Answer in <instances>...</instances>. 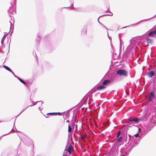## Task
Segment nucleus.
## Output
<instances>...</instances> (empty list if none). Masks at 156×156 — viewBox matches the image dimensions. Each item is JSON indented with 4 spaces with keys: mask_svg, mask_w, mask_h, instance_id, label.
<instances>
[{
    "mask_svg": "<svg viewBox=\"0 0 156 156\" xmlns=\"http://www.w3.org/2000/svg\"><path fill=\"white\" fill-rule=\"evenodd\" d=\"M117 73L120 76L122 75L126 76L127 74V72L124 69H119L117 71Z\"/></svg>",
    "mask_w": 156,
    "mask_h": 156,
    "instance_id": "1",
    "label": "nucleus"
},
{
    "mask_svg": "<svg viewBox=\"0 0 156 156\" xmlns=\"http://www.w3.org/2000/svg\"><path fill=\"white\" fill-rule=\"evenodd\" d=\"M72 144V143L70 144L67 149V151L69 154H71L73 151V148Z\"/></svg>",
    "mask_w": 156,
    "mask_h": 156,
    "instance_id": "2",
    "label": "nucleus"
},
{
    "mask_svg": "<svg viewBox=\"0 0 156 156\" xmlns=\"http://www.w3.org/2000/svg\"><path fill=\"white\" fill-rule=\"evenodd\" d=\"M154 92H151L150 93V94L148 98V100L150 101H151L154 98Z\"/></svg>",
    "mask_w": 156,
    "mask_h": 156,
    "instance_id": "3",
    "label": "nucleus"
},
{
    "mask_svg": "<svg viewBox=\"0 0 156 156\" xmlns=\"http://www.w3.org/2000/svg\"><path fill=\"white\" fill-rule=\"evenodd\" d=\"M156 34V29L154 31H151L148 34V36L153 37Z\"/></svg>",
    "mask_w": 156,
    "mask_h": 156,
    "instance_id": "4",
    "label": "nucleus"
},
{
    "mask_svg": "<svg viewBox=\"0 0 156 156\" xmlns=\"http://www.w3.org/2000/svg\"><path fill=\"white\" fill-rule=\"evenodd\" d=\"M48 115H60V113L59 112H53V113H49L47 114Z\"/></svg>",
    "mask_w": 156,
    "mask_h": 156,
    "instance_id": "5",
    "label": "nucleus"
},
{
    "mask_svg": "<svg viewBox=\"0 0 156 156\" xmlns=\"http://www.w3.org/2000/svg\"><path fill=\"white\" fill-rule=\"evenodd\" d=\"M154 74V72L153 71H150L148 73V75L150 77H152Z\"/></svg>",
    "mask_w": 156,
    "mask_h": 156,
    "instance_id": "6",
    "label": "nucleus"
},
{
    "mask_svg": "<svg viewBox=\"0 0 156 156\" xmlns=\"http://www.w3.org/2000/svg\"><path fill=\"white\" fill-rule=\"evenodd\" d=\"M105 88V86H104L103 85H101L100 86L98 87L97 88V90H101Z\"/></svg>",
    "mask_w": 156,
    "mask_h": 156,
    "instance_id": "7",
    "label": "nucleus"
},
{
    "mask_svg": "<svg viewBox=\"0 0 156 156\" xmlns=\"http://www.w3.org/2000/svg\"><path fill=\"white\" fill-rule=\"evenodd\" d=\"M110 82V80H105L103 83V84L104 85H106Z\"/></svg>",
    "mask_w": 156,
    "mask_h": 156,
    "instance_id": "8",
    "label": "nucleus"
},
{
    "mask_svg": "<svg viewBox=\"0 0 156 156\" xmlns=\"http://www.w3.org/2000/svg\"><path fill=\"white\" fill-rule=\"evenodd\" d=\"M3 67H4V68H5L6 70L9 71H10V72H11L12 71V70L8 67H7L6 66H3Z\"/></svg>",
    "mask_w": 156,
    "mask_h": 156,
    "instance_id": "9",
    "label": "nucleus"
},
{
    "mask_svg": "<svg viewBox=\"0 0 156 156\" xmlns=\"http://www.w3.org/2000/svg\"><path fill=\"white\" fill-rule=\"evenodd\" d=\"M147 43H151L152 42V40L149 38H147Z\"/></svg>",
    "mask_w": 156,
    "mask_h": 156,
    "instance_id": "10",
    "label": "nucleus"
},
{
    "mask_svg": "<svg viewBox=\"0 0 156 156\" xmlns=\"http://www.w3.org/2000/svg\"><path fill=\"white\" fill-rule=\"evenodd\" d=\"M138 118H136L135 119L133 118L132 122L136 123L138 122Z\"/></svg>",
    "mask_w": 156,
    "mask_h": 156,
    "instance_id": "11",
    "label": "nucleus"
},
{
    "mask_svg": "<svg viewBox=\"0 0 156 156\" xmlns=\"http://www.w3.org/2000/svg\"><path fill=\"white\" fill-rule=\"evenodd\" d=\"M130 137H131V135H129V139H128V140H127V138L125 140V142H127L128 144L130 141Z\"/></svg>",
    "mask_w": 156,
    "mask_h": 156,
    "instance_id": "12",
    "label": "nucleus"
},
{
    "mask_svg": "<svg viewBox=\"0 0 156 156\" xmlns=\"http://www.w3.org/2000/svg\"><path fill=\"white\" fill-rule=\"evenodd\" d=\"M18 79L22 83H23L24 84H26V83H25V82L23 80H22V79H21L20 78H18Z\"/></svg>",
    "mask_w": 156,
    "mask_h": 156,
    "instance_id": "13",
    "label": "nucleus"
},
{
    "mask_svg": "<svg viewBox=\"0 0 156 156\" xmlns=\"http://www.w3.org/2000/svg\"><path fill=\"white\" fill-rule=\"evenodd\" d=\"M72 130V129L70 127V126L69 125L68 126V131L69 133H70L71 132Z\"/></svg>",
    "mask_w": 156,
    "mask_h": 156,
    "instance_id": "14",
    "label": "nucleus"
},
{
    "mask_svg": "<svg viewBox=\"0 0 156 156\" xmlns=\"http://www.w3.org/2000/svg\"><path fill=\"white\" fill-rule=\"evenodd\" d=\"M122 139V138L121 136L119 137L118 139V141L120 142Z\"/></svg>",
    "mask_w": 156,
    "mask_h": 156,
    "instance_id": "15",
    "label": "nucleus"
},
{
    "mask_svg": "<svg viewBox=\"0 0 156 156\" xmlns=\"http://www.w3.org/2000/svg\"><path fill=\"white\" fill-rule=\"evenodd\" d=\"M86 138V136L83 135L81 136V138L83 140H84Z\"/></svg>",
    "mask_w": 156,
    "mask_h": 156,
    "instance_id": "16",
    "label": "nucleus"
},
{
    "mask_svg": "<svg viewBox=\"0 0 156 156\" xmlns=\"http://www.w3.org/2000/svg\"><path fill=\"white\" fill-rule=\"evenodd\" d=\"M133 118H129V119L128 120L129 122H132L133 120Z\"/></svg>",
    "mask_w": 156,
    "mask_h": 156,
    "instance_id": "17",
    "label": "nucleus"
},
{
    "mask_svg": "<svg viewBox=\"0 0 156 156\" xmlns=\"http://www.w3.org/2000/svg\"><path fill=\"white\" fill-rule=\"evenodd\" d=\"M67 154V153L66 152H64L62 156H66Z\"/></svg>",
    "mask_w": 156,
    "mask_h": 156,
    "instance_id": "18",
    "label": "nucleus"
},
{
    "mask_svg": "<svg viewBox=\"0 0 156 156\" xmlns=\"http://www.w3.org/2000/svg\"><path fill=\"white\" fill-rule=\"evenodd\" d=\"M120 134V131H119L117 135V137H118Z\"/></svg>",
    "mask_w": 156,
    "mask_h": 156,
    "instance_id": "19",
    "label": "nucleus"
},
{
    "mask_svg": "<svg viewBox=\"0 0 156 156\" xmlns=\"http://www.w3.org/2000/svg\"><path fill=\"white\" fill-rule=\"evenodd\" d=\"M139 133H137V134H136L134 135V136L135 137H138L139 136Z\"/></svg>",
    "mask_w": 156,
    "mask_h": 156,
    "instance_id": "20",
    "label": "nucleus"
}]
</instances>
